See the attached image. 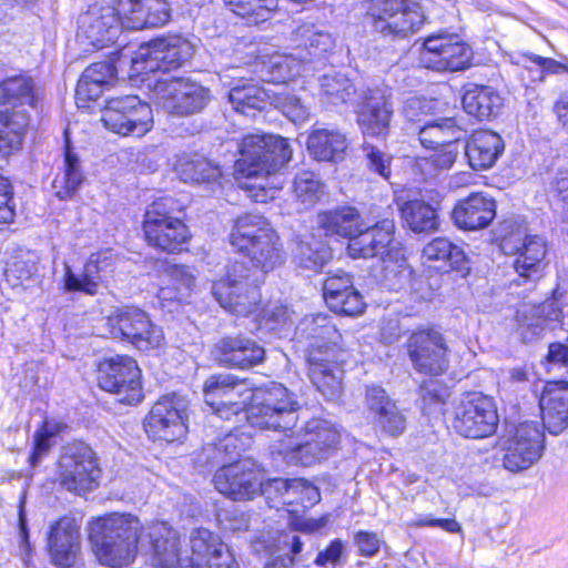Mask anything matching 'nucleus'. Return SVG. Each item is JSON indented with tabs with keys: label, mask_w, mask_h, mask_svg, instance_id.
<instances>
[{
	"label": "nucleus",
	"mask_w": 568,
	"mask_h": 568,
	"mask_svg": "<svg viewBox=\"0 0 568 568\" xmlns=\"http://www.w3.org/2000/svg\"><path fill=\"white\" fill-rule=\"evenodd\" d=\"M223 408L224 414H211V424L215 425L217 418L230 420L232 416L244 414L251 426L280 432L291 438L298 422V403L282 384L252 389L245 381L236 379L223 399Z\"/></svg>",
	"instance_id": "obj_1"
},
{
	"label": "nucleus",
	"mask_w": 568,
	"mask_h": 568,
	"mask_svg": "<svg viewBox=\"0 0 568 568\" xmlns=\"http://www.w3.org/2000/svg\"><path fill=\"white\" fill-rule=\"evenodd\" d=\"M240 158L234 170L239 186L256 203L276 197L281 186L275 172L292 158L286 139L272 134L251 133L239 143Z\"/></svg>",
	"instance_id": "obj_2"
},
{
	"label": "nucleus",
	"mask_w": 568,
	"mask_h": 568,
	"mask_svg": "<svg viewBox=\"0 0 568 568\" xmlns=\"http://www.w3.org/2000/svg\"><path fill=\"white\" fill-rule=\"evenodd\" d=\"M297 333L308 341V375L313 385L327 399H335L342 389V365L348 357L342 334L325 314L305 316Z\"/></svg>",
	"instance_id": "obj_3"
},
{
	"label": "nucleus",
	"mask_w": 568,
	"mask_h": 568,
	"mask_svg": "<svg viewBox=\"0 0 568 568\" xmlns=\"http://www.w3.org/2000/svg\"><path fill=\"white\" fill-rule=\"evenodd\" d=\"M153 565L158 568H206L214 557L229 560L226 552H221L226 545L219 535L205 528L193 529L190 535L191 555L180 557L179 536L165 521H155L148 528Z\"/></svg>",
	"instance_id": "obj_4"
},
{
	"label": "nucleus",
	"mask_w": 568,
	"mask_h": 568,
	"mask_svg": "<svg viewBox=\"0 0 568 568\" xmlns=\"http://www.w3.org/2000/svg\"><path fill=\"white\" fill-rule=\"evenodd\" d=\"M148 528L132 514L112 513L92 521L89 537L98 561L111 568L132 564L140 540L149 539Z\"/></svg>",
	"instance_id": "obj_5"
},
{
	"label": "nucleus",
	"mask_w": 568,
	"mask_h": 568,
	"mask_svg": "<svg viewBox=\"0 0 568 568\" xmlns=\"http://www.w3.org/2000/svg\"><path fill=\"white\" fill-rule=\"evenodd\" d=\"M230 243L263 273L273 271L285 258L280 236L262 215L245 214L237 217L230 234Z\"/></svg>",
	"instance_id": "obj_6"
},
{
	"label": "nucleus",
	"mask_w": 568,
	"mask_h": 568,
	"mask_svg": "<svg viewBox=\"0 0 568 568\" xmlns=\"http://www.w3.org/2000/svg\"><path fill=\"white\" fill-rule=\"evenodd\" d=\"M364 9L373 29L384 37L407 38L418 32L426 19L413 0H367Z\"/></svg>",
	"instance_id": "obj_7"
},
{
	"label": "nucleus",
	"mask_w": 568,
	"mask_h": 568,
	"mask_svg": "<svg viewBox=\"0 0 568 568\" xmlns=\"http://www.w3.org/2000/svg\"><path fill=\"white\" fill-rule=\"evenodd\" d=\"M339 432L324 419H311L303 428L300 443H282L277 453L287 464L313 466L329 458L339 444Z\"/></svg>",
	"instance_id": "obj_8"
},
{
	"label": "nucleus",
	"mask_w": 568,
	"mask_h": 568,
	"mask_svg": "<svg viewBox=\"0 0 568 568\" xmlns=\"http://www.w3.org/2000/svg\"><path fill=\"white\" fill-rule=\"evenodd\" d=\"M260 278L242 262L232 263L226 276L213 283L212 294L227 312L246 316L257 308L261 302Z\"/></svg>",
	"instance_id": "obj_9"
},
{
	"label": "nucleus",
	"mask_w": 568,
	"mask_h": 568,
	"mask_svg": "<svg viewBox=\"0 0 568 568\" xmlns=\"http://www.w3.org/2000/svg\"><path fill=\"white\" fill-rule=\"evenodd\" d=\"M153 97L165 112L179 116L200 113L212 99L209 88L184 78H159Z\"/></svg>",
	"instance_id": "obj_10"
},
{
	"label": "nucleus",
	"mask_w": 568,
	"mask_h": 568,
	"mask_svg": "<svg viewBox=\"0 0 568 568\" xmlns=\"http://www.w3.org/2000/svg\"><path fill=\"white\" fill-rule=\"evenodd\" d=\"M106 326L113 338L126 341L142 352L156 349L164 342L162 328L138 307L115 310L106 317Z\"/></svg>",
	"instance_id": "obj_11"
},
{
	"label": "nucleus",
	"mask_w": 568,
	"mask_h": 568,
	"mask_svg": "<svg viewBox=\"0 0 568 568\" xmlns=\"http://www.w3.org/2000/svg\"><path fill=\"white\" fill-rule=\"evenodd\" d=\"M395 223L384 219L373 226L361 225L359 231L351 237L347 246L352 258L378 257L384 264L398 263L403 260L400 243L394 237Z\"/></svg>",
	"instance_id": "obj_12"
},
{
	"label": "nucleus",
	"mask_w": 568,
	"mask_h": 568,
	"mask_svg": "<svg viewBox=\"0 0 568 568\" xmlns=\"http://www.w3.org/2000/svg\"><path fill=\"white\" fill-rule=\"evenodd\" d=\"M194 52L187 39L172 34L141 45L132 62L140 72H169L189 62Z\"/></svg>",
	"instance_id": "obj_13"
},
{
	"label": "nucleus",
	"mask_w": 568,
	"mask_h": 568,
	"mask_svg": "<svg viewBox=\"0 0 568 568\" xmlns=\"http://www.w3.org/2000/svg\"><path fill=\"white\" fill-rule=\"evenodd\" d=\"M98 384L112 393L120 403L135 405L143 398L141 371L136 362L126 355H116L100 363Z\"/></svg>",
	"instance_id": "obj_14"
},
{
	"label": "nucleus",
	"mask_w": 568,
	"mask_h": 568,
	"mask_svg": "<svg viewBox=\"0 0 568 568\" xmlns=\"http://www.w3.org/2000/svg\"><path fill=\"white\" fill-rule=\"evenodd\" d=\"M503 466L511 473L530 468L544 450V433L536 422H524L508 430L501 443Z\"/></svg>",
	"instance_id": "obj_15"
},
{
	"label": "nucleus",
	"mask_w": 568,
	"mask_h": 568,
	"mask_svg": "<svg viewBox=\"0 0 568 568\" xmlns=\"http://www.w3.org/2000/svg\"><path fill=\"white\" fill-rule=\"evenodd\" d=\"M189 400L176 393L162 396L144 420V429L154 440L172 443L185 436Z\"/></svg>",
	"instance_id": "obj_16"
},
{
	"label": "nucleus",
	"mask_w": 568,
	"mask_h": 568,
	"mask_svg": "<svg viewBox=\"0 0 568 568\" xmlns=\"http://www.w3.org/2000/svg\"><path fill=\"white\" fill-rule=\"evenodd\" d=\"M104 126L121 135L142 136L152 128L151 106L136 95L112 98L102 113Z\"/></svg>",
	"instance_id": "obj_17"
},
{
	"label": "nucleus",
	"mask_w": 568,
	"mask_h": 568,
	"mask_svg": "<svg viewBox=\"0 0 568 568\" xmlns=\"http://www.w3.org/2000/svg\"><path fill=\"white\" fill-rule=\"evenodd\" d=\"M497 425L498 415L493 399L480 393L465 395L455 408L453 427L464 437H488Z\"/></svg>",
	"instance_id": "obj_18"
},
{
	"label": "nucleus",
	"mask_w": 568,
	"mask_h": 568,
	"mask_svg": "<svg viewBox=\"0 0 568 568\" xmlns=\"http://www.w3.org/2000/svg\"><path fill=\"white\" fill-rule=\"evenodd\" d=\"M39 94L34 80L18 74L0 80V123H12L18 130L29 125L28 108H36Z\"/></svg>",
	"instance_id": "obj_19"
},
{
	"label": "nucleus",
	"mask_w": 568,
	"mask_h": 568,
	"mask_svg": "<svg viewBox=\"0 0 568 568\" xmlns=\"http://www.w3.org/2000/svg\"><path fill=\"white\" fill-rule=\"evenodd\" d=\"M121 7L95 3L78 20V40L85 45L101 49L113 43L124 28Z\"/></svg>",
	"instance_id": "obj_20"
},
{
	"label": "nucleus",
	"mask_w": 568,
	"mask_h": 568,
	"mask_svg": "<svg viewBox=\"0 0 568 568\" xmlns=\"http://www.w3.org/2000/svg\"><path fill=\"white\" fill-rule=\"evenodd\" d=\"M58 467L60 485L75 494L92 490L100 475L94 453L84 444L65 447Z\"/></svg>",
	"instance_id": "obj_21"
},
{
	"label": "nucleus",
	"mask_w": 568,
	"mask_h": 568,
	"mask_svg": "<svg viewBox=\"0 0 568 568\" xmlns=\"http://www.w3.org/2000/svg\"><path fill=\"white\" fill-rule=\"evenodd\" d=\"M470 47L455 34H434L425 39L419 62L435 71H460L470 65Z\"/></svg>",
	"instance_id": "obj_22"
},
{
	"label": "nucleus",
	"mask_w": 568,
	"mask_h": 568,
	"mask_svg": "<svg viewBox=\"0 0 568 568\" xmlns=\"http://www.w3.org/2000/svg\"><path fill=\"white\" fill-rule=\"evenodd\" d=\"M406 348L413 367L424 374L440 375L448 368V347L436 329H418L410 334Z\"/></svg>",
	"instance_id": "obj_23"
},
{
	"label": "nucleus",
	"mask_w": 568,
	"mask_h": 568,
	"mask_svg": "<svg viewBox=\"0 0 568 568\" xmlns=\"http://www.w3.org/2000/svg\"><path fill=\"white\" fill-rule=\"evenodd\" d=\"M215 488L233 500H248L258 495L261 478L254 464L236 458L231 465L221 467L214 474Z\"/></svg>",
	"instance_id": "obj_24"
},
{
	"label": "nucleus",
	"mask_w": 568,
	"mask_h": 568,
	"mask_svg": "<svg viewBox=\"0 0 568 568\" xmlns=\"http://www.w3.org/2000/svg\"><path fill=\"white\" fill-rule=\"evenodd\" d=\"M393 105L386 89H367L362 98L357 121L365 136L385 138L388 134Z\"/></svg>",
	"instance_id": "obj_25"
},
{
	"label": "nucleus",
	"mask_w": 568,
	"mask_h": 568,
	"mask_svg": "<svg viewBox=\"0 0 568 568\" xmlns=\"http://www.w3.org/2000/svg\"><path fill=\"white\" fill-rule=\"evenodd\" d=\"M214 356L223 366L248 369L264 361L265 349L245 335L225 336L215 344Z\"/></svg>",
	"instance_id": "obj_26"
},
{
	"label": "nucleus",
	"mask_w": 568,
	"mask_h": 568,
	"mask_svg": "<svg viewBox=\"0 0 568 568\" xmlns=\"http://www.w3.org/2000/svg\"><path fill=\"white\" fill-rule=\"evenodd\" d=\"M119 4L125 29L159 28L171 19V0H119Z\"/></svg>",
	"instance_id": "obj_27"
},
{
	"label": "nucleus",
	"mask_w": 568,
	"mask_h": 568,
	"mask_svg": "<svg viewBox=\"0 0 568 568\" xmlns=\"http://www.w3.org/2000/svg\"><path fill=\"white\" fill-rule=\"evenodd\" d=\"M323 292L326 304L335 313L354 316L361 314L365 307L363 296L346 272L339 271L328 276L324 281Z\"/></svg>",
	"instance_id": "obj_28"
},
{
	"label": "nucleus",
	"mask_w": 568,
	"mask_h": 568,
	"mask_svg": "<svg viewBox=\"0 0 568 568\" xmlns=\"http://www.w3.org/2000/svg\"><path fill=\"white\" fill-rule=\"evenodd\" d=\"M365 405L373 423L392 436L400 435L405 429L406 419L395 402L378 385L366 387Z\"/></svg>",
	"instance_id": "obj_29"
},
{
	"label": "nucleus",
	"mask_w": 568,
	"mask_h": 568,
	"mask_svg": "<svg viewBox=\"0 0 568 568\" xmlns=\"http://www.w3.org/2000/svg\"><path fill=\"white\" fill-rule=\"evenodd\" d=\"M292 41L306 64L325 60L336 45L334 37L313 22H301L292 31Z\"/></svg>",
	"instance_id": "obj_30"
},
{
	"label": "nucleus",
	"mask_w": 568,
	"mask_h": 568,
	"mask_svg": "<svg viewBox=\"0 0 568 568\" xmlns=\"http://www.w3.org/2000/svg\"><path fill=\"white\" fill-rule=\"evenodd\" d=\"M80 534L73 519L63 517L55 521L48 532V548L55 566L71 567L80 547Z\"/></svg>",
	"instance_id": "obj_31"
},
{
	"label": "nucleus",
	"mask_w": 568,
	"mask_h": 568,
	"mask_svg": "<svg viewBox=\"0 0 568 568\" xmlns=\"http://www.w3.org/2000/svg\"><path fill=\"white\" fill-rule=\"evenodd\" d=\"M545 428L558 435L568 427V383H547L539 400Z\"/></svg>",
	"instance_id": "obj_32"
},
{
	"label": "nucleus",
	"mask_w": 568,
	"mask_h": 568,
	"mask_svg": "<svg viewBox=\"0 0 568 568\" xmlns=\"http://www.w3.org/2000/svg\"><path fill=\"white\" fill-rule=\"evenodd\" d=\"M111 257L112 255L108 251L91 254L81 274H75L70 265L64 264V290L95 295L101 281V272H105L111 266Z\"/></svg>",
	"instance_id": "obj_33"
},
{
	"label": "nucleus",
	"mask_w": 568,
	"mask_h": 568,
	"mask_svg": "<svg viewBox=\"0 0 568 568\" xmlns=\"http://www.w3.org/2000/svg\"><path fill=\"white\" fill-rule=\"evenodd\" d=\"M496 215L493 199L474 193L460 200L453 210V219L459 229L479 230L488 226Z\"/></svg>",
	"instance_id": "obj_34"
},
{
	"label": "nucleus",
	"mask_w": 568,
	"mask_h": 568,
	"mask_svg": "<svg viewBox=\"0 0 568 568\" xmlns=\"http://www.w3.org/2000/svg\"><path fill=\"white\" fill-rule=\"evenodd\" d=\"M505 150L503 138L488 130L475 131L466 142L465 154L475 170L490 169Z\"/></svg>",
	"instance_id": "obj_35"
},
{
	"label": "nucleus",
	"mask_w": 568,
	"mask_h": 568,
	"mask_svg": "<svg viewBox=\"0 0 568 568\" xmlns=\"http://www.w3.org/2000/svg\"><path fill=\"white\" fill-rule=\"evenodd\" d=\"M244 445L236 434L230 432L216 443L205 444L194 453V465L204 470L214 467H226L241 456Z\"/></svg>",
	"instance_id": "obj_36"
},
{
	"label": "nucleus",
	"mask_w": 568,
	"mask_h": 568,
	"mask_svg": "<svg viewBox=\"0 0 568 568\" xmlns=\"http://www.w3.org/2000/svg\"><path fill=\"white\" fill-rule=\"evenodd\" d=\"M462 103L469 115L483 121L496 116L504 100L493 87L471 83L465 88Z\"/></svg>",
	"instance_id": "obj_37"
},
{
	"label": "nucleus",
	"mask_w": 568,
	"mask_h": 568,
	"mask_svg": "<svg viewBox=\"0 0 568 568\" xmlns=\"http://www.w3.org/2000/svg\"><path fill=\"white\" fill-rule=\"evenodd\" d=\"M547 243L539 235H528L520 247L517 248V257L514 267L518 275L525 280H536L547 266Z\"/></svg>",
	"instance_id": "obj_38"
},
{
	"label": "nucleus",
	"mask_w": 568,
	"mask_h": 568,
	"mask_svg": "<svg viewBox=\"0 0 568 568\" xmlns=\"http://www.w3.org/2000/svg\"><path fill=\"white\" fill-rule=\"evenodd\" d=\"M143 231L149 245L166 253L181 252L190 237L189 230L182 220L143 225Z\"/></svg>",
	"instance_id": "obj_39"
},
{
	"label": "nucleus",
	"mask_w": 568,
	"mask_h": 568,
	"mask_svg": "<svg viewBox=\"0 0 568 568\" xmlns=\"http://www.w3.org/2000/svg\"><path fill=\"white\" fill-rule=\"evenodd\" d=\"M433 204L424 200H412L402 204L400 215L404 223L415 233H432L439 229L437 214L438 204L442 201L439 193L430 199Z\"/></svg>",
	"instance_id": "obj_40"
},
{
	"label": "nucleus",
	"mask_w": 568,
	"mask_h": 568,
	"mask_svg": "<svg viewBox=\"0 0 568 568\" xmlns=\"http://www.w3.org/2000/svg\"><path fill=\"white\" fill-rule=\"evenodd\" d=\"M307 149L317 161L337 162L347 149L345 134L335 129H316L307 139Z\"/></svg>",
	"instance_id": "obj_41"
},
{
	"label": "nucleus",
	"mask_w": 568,
	"mask_h": 568,
	"mask_svg": "<svg viewBox=\"0 0 568 568\" xmlns=\"http://www.w3.org/2000/svg\"><path fill=\"white\" fill-rule=\"evenodd\" d=\"M174 171L186 183H215L222 175L219 165L199 154H182L178 158Z\"/></svg>",
	"instance_id": "obj_42"
},
{
	"label": "nucleus",
	"mask_w": 568,
	"mask_h": 568,
	"mask_svg": "<svg viewBox=\"0 0 568 568\" xmlns=\"http://www.w3.org/2000/svg\"><path fill=\"white\" fill-rule=\"evenodd\" d=\"M423 258L440 263L437 268L466 270L467 258L463 250L444 237H436L423 250Z\"/></svg>",
	"instance_id": "obj_43"
},
{
	"label": "nucleus",
	"mask_w": 568,
	"mask_h": 568,
	"mask_svg": "<svg viewBox=\"0 0 568 568\" xmlns=\"http://www.w3.org/2000/svg\"><path fill=\"white\" fill-rule=\"evenodd\" d=\"M268 100H272V95L255 84L234 87L229 93L233 109L247 116H254L256 111L264 110Z\"/></svg>",
	"instance_id": "obj_44"
},
{
	"label": "nucleus",
	"mask_w": 568,
	"mask_h": 568,
	"mask_svg": "<svg viewBox=\"0 0 568 568\" xmlns=\"http://www.w3.org/2000/svg\"><path fill=\"white\" fill-rule=\"evenodd\" d=\"M320 225L327 234H336L343 237H354L359 231L361 222L357 211L353 207H341L320 214Z\"/></svg>",
	"instance_id": "obj_45"
},
{
	"label": "nucleus",
	"mask_w": 568,
	"mask_h": 568,
	"mask_svg": "<svg viewBox=\"0 0 568 568\" xmlns=\"http://www.w3.org/2000/svg\"><path fill=\"white\" fill-rule=\"evenodd\" d=\"M294 258L300 267L317 272L331 258V252L321 240L308 234L298 237Z\"/></svg>",
	"instance_id": "obj_46"
},
{
	"label": "nucleus",
	"mask_w": 568,
	"mask_h": 568,
	"mask_svg": "<svg viewBox=\"0 0 568 568\" xmlns=\"http://www.w3.org/2000/svg\"><path fill=\"white\" fill-rule=\"evenodd\" d=\"M82 181L83 174L80 169L79 159L77 154L71 151L69 141L67 140L64 151V171L61 176H57L53 181L55 195L60 200L72 197L81 185Z\"/></svg>",
	"instance_id": "obj_47"
},
{
	"label": "nucleus",
	"mask_w": 568,
	"mask_h": 568,
	"mask_svg": "<svg viewBox=\"0 0 568 568\" xmlns=\"http://www.w3.org/2000/svg\"><path fill=\"white\" fill-rule=\"evenodd\" d=\"M267 68L268 81L274 83L286 82L306 71L307 64L302 61L295 48L291 53L273 55Z\"/></svg>",
	"instance_id": "obj_48"
},
{
	"label": "nucleus",
	"mask_w": 568,
	"mask_h": 568,
	"mask_svg": "<svg viewBox=\"0 0 568 568\" xmlns=\"http://www.w3.org/2000/svg\"><path fill=\"white\" fill-rule=\"evenodd\" d=\"M277 2L278 0H225L231 11L250 24L266 21L277 8Z\"/></svg>",
	"instance_id": "obj_49"
},
{
	"label": "nucleus",
	"mask_w": 568,
	"mask_h": 568,
	"mask_svg": "<svg viewBox=\"0 0 568 568\" xmlns=\"http://www.w3.org/2000/svg\"><path fill=\"white\" fill-rule=\"evenodd\" d=\"M231 374L213 375L204 384V400L212 408V414H224L223 399L236 382Z\"/></svg>",
	"instance_id": "obj_50"
},
{
	"label": "nucleus",
	"mask_w": 568,
	"mask_h": 568,
	"mask_svg": "<svg viewBox=\"0 0 568 568\" xmlns=\"http://www.w3.org/2000/svg\"><path fill=\"white\" fill-rule=\"evenodd\" d=\"M293 192L301 210L313 206L323 195L324 185L312 172H302L295 176Z\"/></svg>",
	"instance_id": "obj_51"
},
{
	"label": "nucleus",
	"mask_w": 568,
	"mask_h": 568,
	"mask_svg": "<svg viewBox=\"0 0 568 568\" xmlns=\"http://www.w3.org/2000/svg\"><path fill=\"white\" fill-rule=\"evenodd\" d=\"M320 87L333 104L345 103L355 93L352 81L346 75L335 71L322 75Z\"/></svg>",
	"instance_id": "obj_52"
},
{
	"label": "nucleus",
	"mask_w": 568,
	"mask_h": 568,
	"mask_svg": "<svg viewBox=\"0 0 568 568\" xmlns=\"http://www.w3.org/2000/svg\"><path fill=\"white\" fill-rule=\"evenodd\" d=\"M271 103L294 123L305 122L310 118V108L303 100L284 89L273 92Z\"/></svg>",
	"instance_id": "obj_53"
},
{
	"label": "nucleus",
	"mask_w": 568,
	"mask_h": 568,
	"mask_svg": "<svg viewBox=\"0 0 568 568\" xmlns=\"http://www.w3.org/2000/svg\"><path fill=\"white\" fill-rule=\"evenodd\" d=\"M179 203L171 196L159 197L153 201L146 209L144 214L143 225H151L156 223H166L170 220H181L174 216V213L180 212Z\"/></svg>",
	"instance_id": "obj_54"
},
{
	"label": "nucleus",
	"mask_w": 568,
	"mask_h": 568,
	"mask_svg": "<svg viewBox=\"0 0 568 568\" xmlns=\"http://www.w3.org/2000/svg\"><path fill=\"white\" fill-rule=\"evenodd\" d=\"M523 65L531 74V81H542L546 73H557L560 63L551 58H544L534 53L523 55Z\"/></svg>",
	"instance_id": "obj_55"
},
{
	"label": "nucleus",
	"mask_w": 568,
	"mask_h": 568,
	"mask_svg": "<svg viewBox=\"0 0 568 568\" xmlns=\"http://www.w3.org/2000/svg\"><path fill=\"white\" fill-rule=\"evenodd\" d=\"M364 151L368 161V168L383 179L388 180L392 173V156L367 143L364 144Z\"/></svg>",
	"instance_id": "obj_56"
},
{
	"label": "nucleus",
	"mask_w": 568,
	"mask_h": 568,
	"mask_svg": "<svg viewBox=\"0 0 568 568\" xmlns=\"http://www.w3.org/2000/svg\"><path fill=\"white\" fill-rule=\"evenodd\" d=\"M0 128V161H4L13 151L21 145L24 130H18L12 123H1Z\"/></svg>",
	"instance_id": "obj_57"
},
{
	"label": "nucleus",
	"mask_w": 568,
	"mask_h": 568,
	"mask_svg": "<svg viewBox=\"0 0 568 568\" xmlns=\"http://www.w3.org/2000/svg\"><path fill=\"white\" fill-rule=\"evenodd\" d=\"M11 200V184L6 178L0 175V229L13 221L14 210L10 204Z\"/></svg>",
	"instance_id": "obj_58"
},
{
	"label": "nucleus",
	"mask_w": 568,
	"mask_h": 568,
	"mask_svg": "<svg viewBox=\"0 0 568 568\" xmlns=\"http://www.w3.org/2000/svg\"><path fill=\"white\" fill-rule=\"evenodd\" d=\"M114 75L115 68L110 62L103 61L91 64L84 70L81 78L108 85Z\"/></svg>",
	"instance_id": "obj_59"
},
{
	"label": "nucleus",
	"mask_w": 568,
	"mask_h": 568,
	"mask_svg": "<svg viewBox=\"0 0 568 568\" xmlns=\"http://www.w3.org/2000/svg\"><path fill=\"white\" fill-rule=\"evenodd\" d=\"M445 396L446 390L437 381H426L419 387V397L424 408L433 404L443 403L445 400Z\"/></svg>",
	"instance_id": "obj_60"
},
{
	"label": "nucleus",
	"mask_w": 568,
	"mask_h": 568,
	"mask_svg": "<svg viewBox=\"0 0 568 568\" xmlns=\"http://www.w3.org/2000/svg\"><path fill=\"white\" fill-rule=\"evenodd\" d=\"M354 542L362 556H375L382 546V539L375 532L358 531L354 537Z\"/></svg>",
	"instance_id": "obj_61"
},
{
	"label": "nucleus",
	"mask_w": 568,
	"mask_h": 568,
	"mask_svg": "<svg viewBox=\"0 0 568 568\" xmlns=\"http://www.w3.org/2000/svg\"><path fill=\"white\" fill-rule=\"evenodd\" d=\"M440 128L435 122L426 123L419 129L418 140L420 144L427 149H437L445 144V140L439 136Z\"/></svg>",
	"instance_id": "obj_62"
},
{
	"label": "nucleus",
	"mask_w": 568,
	"mask_h": 568,
	"mask_svg": "<svg viewBox=\"0 0 568 568\" xmlns=\"http://www.w3.org/2000/svg\"><path fill=\"white\" fill-rule=\"evenodd\" d=\"M434 150L430 155L437 169H439L440 172L450 169L457 158L456 145H440Z\"/></svg>",
	"instance_id": "obj_63"
},
{
	"label": "nucleus",
	"mask_w": 568,
	"mask_h": 568,
	"mask_svg": "<svg viewBox=\"0 0 568 568\" xmlns=\"http://www.w3.org/2000/svg\"><path fill=\"white\" fill-rule=\"evenodd\" d=\"M103 84L80 78L77 84L75 94L80 101L97 100L103 92Z\"/></svg>",
	"instance_id": "obj_64"
}]
</instances>
